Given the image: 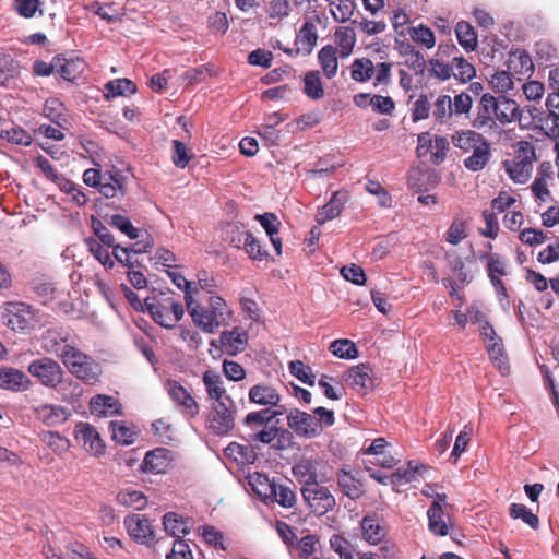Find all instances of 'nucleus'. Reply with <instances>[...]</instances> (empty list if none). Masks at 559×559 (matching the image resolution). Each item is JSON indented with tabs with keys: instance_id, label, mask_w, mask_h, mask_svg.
Returning <instances> with one entry per match:
<instances>
[{
	"instance_id": "nucleus-1",
	"label": "nucleus",
	"mask_w": 559,
	"mask_h": 559,
	"mask_svg": "<svg viewBox=\"0 0 559 559\" xmlns=\"http://www.w3.org/2000/svg\"><path fill=\"white\" fill-rule=\"evenodd\" d=\"M515 120L521 121V109L515 100L485 93L476 106L471 124L474 129L490 135L500 134L503 126Z\"/></svg>"
},
{
	"instance_id": "nucleus-2",
	"label": "nucleus",
	"mask_w": 559,
	"mask_h": 559,
	"mask_svg": "<svg viewBox=\"0 0 559 559\" xmlns=\"http://www.w3.org/2000/svg\"><path fill=\"white\" fill-rule=\"evenodd\" d=\"M67 341L68 335L63 336L56 331V353L63 366L74 378L85 384L98 383L103 373L102 366L92 356Z\"/></svg>"
},
{
	"instance_id": "nucleus-3",
	"label": "nucleus",
	"mask_w": 559,
	"mask_h": 559,
	"mask_svg": "<svg viewBox=\"0 0 559 559\" xmlns=\"http://www.w3.org/2000/svg\"><path fill=\"white\" fill-rule=\"evenodd\" d=\"M187 310L192 322L209 334L227 325L231 318V310L219 296H211L206 305H201L187 293Z\"/></svg>"
},
{
	"instance_id": "nucleus-4",
	"label": "nucleus",
	"mask_w": 559,
	"mask_h": 559,
	"mask_svg": "<svg viewBox=\"0 0 559 559\" xmlns=\"http://www.w3.org/2000/svg\"><path fill=\"white\" fill-rule=\"evenodd\" d=\"M280 415H282V412H271V409L248 413L242 421L247 440L263 444H270L274 441L277 436L274 419Z\"/></svg>"
},
{
	"instance_id": "nucleus-5",
	"label": "nucleus",
	"mask_w": 559,
	"mask_h": 559,
	"mask_svg": "<svg viewBox=\"0 0 559 559\" xmlns=\"http://www.w3.org/2000/svg\"><path fill=\"white\" fill-rule=\"evenodd\" d=\"M85 185L97 188L105 198H123L128 191V177L119 169L102 173L90 168L83 174Z\"/></svg>"
},
{
	"instance_id": "nucleus-6",
	"label": "nucleus",
	"mask_w": 559,
	"mask_h": 559,
	"mask_svg": "<svg viewBox=\"0 0 559 559\" xmlns=\"http://www.w3.org/2000/svg\"><path fill=\"white\" fill-rule=\"evenodd\" d=\"M391 62L374 64L369 58H356L350 67V78L357 83H366L373 79V86H388L392 76Z\"/></svg>"
},
{
	"instance_id": "nucleus-7",
	"label": "nucleus",
	"mask_w": 559,
	"mask_h": 559,
	"mask_svg": "<svg viewBox=\"0 0 559 559\" xmlns=\"http://www.w3.org/2000/svg\"><path fill=\"white\" fill-rule=\"evenodd\" d=\"M27 371L41 385L48 389H57L64 378V370L61 365L48 356L32 360L28 364Z\"/></svg>"
},
{
	"instance_id": "nucleus-8",
	"label": "nucleus",
	"mask_w": 559,
	"mask_h": 559,
	"mask_svg": "<svg viewBox=\"0 0 559 559\" xmlns=\"http://www.w3.org/2000/svg\"><path fill=\"white\" fill-rule=\"evenodd\" d=\"M326 469V462L319 457H301L294 464L292 472L301 488H305L324 483L328 479Z\"/></svg>"
},
{
	"instance_id": "nucleus-9",
	"label": "nucleus",
	"mask_w": 559,
	"mask_h": 559,
	"mask_svg": "<svg viewBox=\"0 0 559 559\" xmlns=\"http://www.w3.org/2000/svg\"><path fill=\"white\" fill-rule=\"evenodd\" d=\"M535 158L534 146L527 141H520L514 158L504 162L506 170L513 181L523 183L530 178Z\"/></svg>"
},
{
	"instance_id": "nucleus-10",
	"label": "nucleus",
	"mask_w": 559,
	"mask_h": 559,
	"mask_svg": "<svg viewBox=\"0 0 559 559\" xmlns=\"http://www.w3.org/2000/svg\"><path fill=\"white\" fill-rule=\"evenodd\" d=\"M4 324L14 332H25L34 328L36 312L32 306L22 301H9L3 306Z\"/></svg>"
},
{
	"instance_id": "nucleus-11",
	"label": "nucleus",
	"mask_w": 559,
	"mask_h": 559,
	"mask_svg": "<svg viewBox=\"0 0 559 559\" xmlns=\"http://www.w3.org/2000/svg\"><path fill=\"white\" fill-rule=\"evenodd\" d=\"M235 415L236 405L234 400H230V405L227 402L211 404L209 415L210 430L217 436L227 435L235 427Z\"/></svg>"
},
{
	"instance_id": "nucleus-12",
	"label": "nucleus",
	"mask_w": 559,
	"mask_h": 559,
	"mask_svg": "<svg viewBox=\"0 0 559 559\" xmlns=\"http://www.w3.org/2000/svg\"><path fill=\"white\" fill-rule=\"evenodd\" d=\"M302 497L310 511L317 516H322L332 511L336 506V499L330 489L321 484L301 488Z\"/></svg>"
},
{
	"instance_id": "nucleus-13",
	"label": "nucleus",
	"mask_w": 559,
	"mask_h": 559,
	"mask_svg": "<svg viewBox=\"0 0 559 559\" xmlns=\"http://www.w3.org/2000/svg\"><path fill=\"white\" fill-rule=\"evenodd\" d=\"M168 396L179 408L183 417L195 418L200 413V405L194 396L178 381L168 380L165 384Z\"/></svg>"
},
{
	"instance_id": "nucleus-14",
	"label": "nucleus",
	"mask_w": 559,
	"mask_h": 559,
	"mask_svg": "<svg viewBox=\"0 0 559 559\" xmlns=\"http://www.w3.org/2000/svg\"><path fill=\"white\" fill-rule=\"evenodd\" d=\"M448 151L449 141L447 138L436 135L432 139L428 132L418 135L417 157L423 158L429 155V160L435 165H439L445 159Z\"/></svg>"
},
{
	"instance_id": "nucleus-15",
	"label": "nucleus",
	"mask_w": 559,
	"mask_h": 559,
	"mask_svg": "<svg viewBox=\"0 0 559 559\" xmlns=\"http://www.w3.org/2000/svg\"><path fill=\"white\" fill-rule=\"evenodd\" d=\"M74 438L93 456H102L106 452V444L100 433L90 423H78L74 428Z\"/></svg>"
},
{
	"instance_id": "nucleus-16",
	"label": "nucleus",
	"mask_w": 559,
	"mask_h": 559,
	"mask_svg": "<svg viewBox=\"0 0 559 559\" xmlns=\"http://www.w3.org/2000/svg\"><path fill=\"white\" fill-rule=\"evenodd\" d=\"M287 426L304 438H313L321 432L320 420L298 408H293L287 414Z\"/></svg>"
},
{
	"instance_id": "nucleus-17",
	"label": "nucleus",
	"mask_w": 559,
	"mask_h": 559,
	"mask_svg": "<svg viewBox=\"0 0 559 559\" xmlns=\"http://www.w3.org/2000/svg\"><path fill=\"white\" fill-rule=\"evenodd\" d=\"M123 523L129 536L136 543L151 545L155 540V532L151 521L145 515L129 514L124 518Z\"/></svg>"
},
{
	"instance_id": "nucleus-18",
	"label": "nucleus",
	"mask_w": 559,
	"mask_h": 559,
	"mask_svg": "<svg viewBox=\"0 0 559 559\" xmlns=\"http://www.w3.org/2000/svg\"><path fill=\"white\" fill-rule=\"evenodd\" d=\"M361 538L370 545L381 544L388 535V526L376 513L366 514L360 521Z\"/></svg>"
},
{
	"instance_id": "nucleus-19",
	"label": "nucleus",
	"mask_w": 559,
	"mask_h": 559,
	"mask_svg": "<svg viewBox=\"0 0 559 559\" xmlns=\"http://www.w3.org/2000/svg\"><path fill=\"white\" fill-rule=\"evenodd\" d=\"M354 104L359 108L370 107L372 111L380 115L391 116L395 110V102L390 96L369 93H359L353 97Z\"/></svg>"
},
{
	"instance_id": "nucleus-20",
	"label": "nucleus",
	"mask_w": 559,
	"mask_h": 559,
	"mask_svg": "<svg viewBox=\"0 0 559 559\" xmlns=\"http://www.w3.org/2000/svg\"><path fill=\"white\" fill-rule=\"evenodd\" d=\"M480 259L483 261H487V274L496 292L499 295L507 297V288L503 281L500 278L501 276L507 275L504 259L497 253L490 252L481 254Z\"/></svg>"
},
{
	"instance_id": "nucleus-21",
	"label": "nucleus",
	"mask_w": 559,
	"mask_h": 559,
	"mask_svg": "<svg viewBox=\"0 0 559 559\" xmlns=\"http://www.w3.org/2000/svg\"><path fill=\"white\" fill-rule=\"evenodd\" d=\"M202 382L211 404L227 402L230 405L233 399L228 395L219 373L214 370H206L202 374Z\"/></svg>"
},
{
	"instance_id": "nucleus-22",
	"label": "nucleus",
	"mask_w": 559,
	"mask_h": 559,
	"mask_svg": "<svg viewBox=\"0 0 559 559\" xmlns=\"http://www.w3.org/2000/svg\"><path fill=\"white\" fill-rule=\"evenodd\" d=\"M32 386L29 378L20 369L0 367V389L11 392H24Z\"/></svg>"
},
{
	"instance_id": "nucleus-23",
	"label": "nucleus",
	"mask_w": 559,
	"mask_h": 559,
	"mask_svg": "<svg viewBox=\"0 0 559 559\" xmlns=\"http://www.w3.org/2000/svg\"><path fill=\"white\" fill-rule=\"evenodd\" d=\"M249 401L253 404L265 406L271 409L280 406L281 394L277 389L269 383H257L250 388L248 393Z\"/></svg>"
},
{
	"instance_id": "nucleus-24",
	"label": "nucleus",
	"mask_w": 559,
	"mask_h": 559,
	"mask_svg": "<svg viewBox=\"0 0 559 559\" xmlns=\"http://www.w3.org/2000/svg\"><path fill=\"white\" fill-rule=\"evenodd\" d=\"M171 463V452L165 448H157L145 454L141 468L145 473L163 474L168 471Z\"/></svg>"
},
{
	"instance_id": "nucleus-25",
	"label": "nucleus",
	"mask_w": 559,
	"mask_h": 559,
	"mask_svg": "<svg viewBox=\"0 0 559 559\" xmlns=\"http://www.w3.org/2000/svg\"><path fill=\"white\" fill-rule=\"evenodd\" d=\"M348 200V193L345 190L335 191L330 201L321 206L316 215V222L319 225H323L329 221H332L340 216L345 203Z\"/></svg>"
},
{
	"instance_id": "nucleus-26",
	"label": "nucleus",
	"mask_w": 559,
	"mask_h": 559,
	"mask_svg": "<svg viewBox=\"0 0 559 559\" xmlns=\"http://www.w3.org/2000/svg\"><path fill=\"white\" fill-rule=\"evenodd\" d=\"M218 342L225 354L236 356L246 349L248 344V333L235 328L231 331L222 332Z\"/></svg>"
},
{
	"instance_id": "nucleus-27",
	"label": "nucleus",
	"mask_w": 559,
	"mask_h": 559,
	"mask_svg": "<svg viewBox=\"0 0 559 559\" xmlns=\"http://www.w3.org/2000/svg\"><path fill=\"white\" fill-rule=\"evenodd\" d=\"M36 417L48 427H55L64 424L71 413L61 405L43 404L35 408Z\"/></svg>"
},
{
	"instance_id": "nucleus-28",
	"label": "nucleus",
	"mask_w": 559,
	"mask_h": 559,
	"mask_svg": "<svg viewBox=\"0 0 559 559\" xmlns=\"http://www.w3.org/2000/svg\"><path fill=\"white\" fill-rule=\"evenodd\" d=\"M372 369L369 365L359 364L352 367L346 374V382L360 394H366L372 388Z\"/></svg>"
},
{
	"instance_id": "nucleus-29",
	"label": "nucleus",
	"mask_w": 559,
	"mask_h": 559,
	"mask_svg": "<svg viewBox=\"0 0 559 559\" xmlns=\"http://www.w3.org/2000/svg\"><path fill=\"white\" fill-rule=\"evenodd\" d=\"M145 307L147 308L153 320L166 329L174 328L175 318L169 314L165 298L158 300L155 296L145 298Z\"/></svg>"
},
{
	"instance_id": "nucleus-30",
	"label": "nucleus",
	"mask_w": 559,
	"mask_h": 559,
	"mask_svg": "<svg viewBox=\"0 0 559 559\" xmlns=\"http://www.w3.org/2000/svg\"><path fill=\"white\" fill-rule=\"evenodd\" d=\"M57 72L66 81L73 82L85 70V62L81 58L67 59L62 56H56Z\"/></svg>"
},
{
	"instance_id": "nucleus-31",
	"label": "nucleus",
	"mask_w": 559,
	"mask_h": 559,
	"mask_svg": "<svg viewBox=\"0 0 559 559\" xmlns=\"http://www.w3.org/2000/svg\"><path fill=\"white\" fill-rule=\"evenodd\" d=\"M120 403L117 399L104 394L92 397L90 402L91 413L98 417H107L120 414Z\"/></svg>"
},
{
	"instance_id": "nucleus-32",
	"label": "nucleus",
	"mask_w": 559,
	"mask_h": 559,
	"mask_svg": "<svg viewBox=\"0 0 559 559\" xmlns=\"http://www.w3.org/2000/svg\"><path fill=\"white\" fill-rule=\"evenodd\" d=\"M490 157V143L486 140L472 151V154L463 160V164L466 169L476 173L483 170L487 166Z\"/></svg>"
},
{
	"instance_id": "nucleus-33",
	"label": "nucleus",
	"mask_w": 559,
	"mask_h": 559,
	"mask_svg": "<svg viewBox=\"0 0 559 559\" xmlns=\"http://www.w3.org/2000/svg\"><path fill=\"white\" fill-rule=\"evenodd\" d=\"M163 525L167 534L178 539L190 533V520L176 512H167L163 516Z\"/></svg>"
},
{
	"instance_id": "nucleus-34",
	"label": "nucleus",
	"mask_w": 559,
	"mask_h": 559,
	"mask_svg": "<svg viewBox=\"0 0 559 559\" xmlns=\"http://www.w3.org/2000/svg\"><path fill=\"white\" fill-rule=\"evenodd\" d=\"M336 480L341 491L348 498L356 500L364 495L362 483L352 473L341 469L336 475Z\"/></svg>"
},
{
	"instance_id": "nucleus-35",
	"label": "nucleus",
	"mask_w": 559,
	"mask_h": 559,
	"mask_svg": "<svg viewBox=\"0 0 559 559\" xmlns=\"http://www.w3.org/2000/svg\"><path fill=\"white\" fill-rule=\"evenodd\" d=\"M451 141L453 145L461 151L467 153L475 150L477 145L485 142L486 139L483 133L475 130H461L456 131L452 136Z\"/></svg>"
},
{
	"instance_id": "nucleus-36",
	"label": "nucleus",
	"mask_w": 559,
	"mask_h": 559,
	"mask_svg": "<svg viewBox=\"0 0 559 559\" xmlns=\"http://www.w3.org/2000/svg\"><path fill=\"white\" fill-rule=\"evenodd\" d=\"M335 48L340 52L341 58L348 57L356 44L355 31L349 26H340L334 33Z\"/></svg>"
},
{
	"instance_id": "nucleus-37",
	"label": "nucleus",
	"mask_w": 559,
	"mask_h": 559,
	"mask_svg": "<svg viewBox=\"0 0 559 559\" xmlns=\"http://www.w3.org/2000/svg\"><path fill=\"white\" fill-rule=\"evenodd\" d=\"M318 61L326 79H333L338 70L337 49L332 45L322 47L318 52Z\"/></svg>"
},
{
	"instance_id": "nucleus-38",
	"label": "nucleus",
	"mask_w": 559,
	"mask_h": 559,
	"mask_svg": "<svg viewBox=\"0 0 559 559\" xmlns=\"http://www.w3.org/2000/svg\"><path fill=\"white\" fill-rule=\"evenodd\" d=\"M317 41L318 32L316 24L312 21H306L300 27L296 37V45H298V50L310 53L316 47Z\"/></svg>"
},
{
	"instance_id": "nucleus-39",
	"label": "nucleus",
	"mask_w": 559,
	"mask_h": 559,
	"mask_svg": "<svg viewBox=\"0 0 559 559\" xmlns=\"http://www.w3.org/2000/svg\"><path fill=\"white\" fill-rule=\"evenodd\" d=\"M428 527L431 533L438 536H445L449 533L445 522V513L439 502H432L427 511Z\"/></svg>"
},
{
	"instance_id": "nucleus-40",
	"label": "nucleus",
	"mask_w": 559,
	"mask_h": 559,
	"mask_svg": "<svg viewBox=\"0 0 559 559\" xmlns=\"http://www.w3.org/2000/svg\"><path fill=\"white\" fill-rule=\"evenodd\" d=\"M251 233L246 226L238 222L227 223L222 230L223 239L230 246L241 249L246 242L247 235Z\"/></svg>"
},
{
	"instance_id": "nucleus-41",
	"label": "nucleus",
	"mask_w": 559,
	"mask_h": 559,
	"mask_svg": "<svg viewBox=\"0 0 559 559\" xmlns=\"http://www.w3.org/2000/svg\"><path fill=\"white\" fill-rule=\"evenodd\" d=\"M302 91L312 100L321 99L324 96V87L319 71L312 70L305 74Z\"/></svg>"
},
{
	"instance_id": "nucleus-42",
	"label": "nucleus",
	"mask_w": 559,
	"mask_h": 559,
	"mask_svg": "<svg viewBox=\"0 0 559 559\" xmlns=\"http://www.w3.org/2000/svg\"><path fill=\"white\" fill-rule=\"evenodd\" d=\"M408 180L411 187L417 192L427 191L429 188L436 187L440 182L439 176L432 169L414 171Z\"/></svg>"
},
{
	"instance_id": "nucleus-43",
	"label": "nucleus",
	"mask_w": 559,
	"mask_h": 559,
	"mask_svg": "<svg viewBox=\"0 0 559 559\" xmlns=\"http://www.w3.org/2000/svg\"><path fill=\"white\" fill-rule=\"evenodd\" d=\"M455 34L459 44L467 51H474L477 48V35L473 26L465 21H461L455 26Z\"/></svg>"
},
{
	"instance_id": "nucleus-44",
	"label": "nucleus",
	"mask_w": 559,
	"mask_h": 559,
	"mask_svg": "<svg viewBox=\"0 0 559 559\" xmlns=\"http://www.w3.org/2000/svg\"><path fill=\"white\" fill-rule=\"evenodd\" d=\"M452 98L449 95H441L432 106V117L436 123L447 124L453 117Z\"/></svg>"
},
{
	"instance_id": "nucleus-45",
	"label": "nucleus",
	"mask_w": 559,
	"mask_h": 559,
	"mask_svg": "<svg viewBox=\"0 0 559 559\" xmlns=\"http://www.w3.org/2000/svg\"><path fill=\"white\" fill-rule=\"evenodd\" d=\"M270 492L269 502H276L283 508H293L296 503V495L288 485L275 483Z\"/></svg>"
},
{
	"instance_id": "nucleus-46",
	"label": "nucleus",
	"mask_w": 559,
	"mask_h": 559,
	"mask_svg": "<svg viewBox=\"0 0 559 559\" xmlns=\"http://www.w3.org/2000/svg\"><path fill=\"white\" fill-rule=\"evenodd\" d=\"M19 73V63L10 55L0 51V85L9 86Z\"/></svg>"
},
{
	"instance_id": "nucleus-47",
	"label": "nucleus",
	"mask_w": 559,
	"mask_h": 559,
	"mask_svg": "<svg viewBox=\"0 0 559 559\" xmlns=\"http://www.w3.org/2000/svg\"><path fill=\"white\" fill-rule=\"evenodd\" d=\"M41 442L47 444L57 455H63L70 450L71 442L57 431H44L39 435Z\"/></svg>"
},
{
	"instance_id": "nucleus-48",
	"label": "nucleus",
	"mask_w": 559,
	"mask_h": 559,
	"mask_svg": "<svg viewBox=\"0 0 559 559\" xmlns=\"http://www.w3.org/2000/svg\"><path fill=\"white\" fill-rule=\"evenodd\" d=\"M105 97L109 99L111 97L134 94L136 85L129 79H116L105 84Z\"/></svg>"
},
{
	"instance_id": "nucleus-49",
	"label": "nucleus",
	"mask_w": 559,
	"mask_h": 559,
	"mask_svg": "<svg viewBox=\"0 0 559 559\" xmlns=\"http://www.w3.org/2000/svg\"><path fill=\"white\" fill-rule=\"evenodd\" d=\"M487 350L490 359L500 370L501 374H508L510 366L508 362V356L504 352V347L501 340L495 341L487 344Z\"/></svg>"
},
{
	"instance_id": "nucleus-50",
	"label": "nucleus",
	"mask_w": 559,
	"mask_h": 559,
	"mask_svg": "<svg viewBox=\"0 0 559 559\" xmlns=\"http://www.w3.org/2000/svg\"><path fill=\"white\" fill-rule=\"evenodd\" d=\"M453 76L455 80L466 83L476 75L475 67L462 56L452 58Z\"/></svg>"
},
{
	"instance_id": "nucleus-51",
	"label": "nucleus",
	"mask_w": 559,
	"mask_h": 559,
	"mask_svg": "<svg viewBox=\"0 0 559 559\" xmlns=\"http://www.w3.org/2000/svg\"><path fill=\"white\" fill-rule=\"evenodd\" d=\"M329 2L330 12L336 22L344 23L350 20L355 10L353 0H329Z\"/></svg>"
},
{
	"instance_id": "nucleus-52",
	"label": "nucleus",
	"mask_w": 559,
	"mask_h": 559,
	"mask_svg": "<svg viewBox=\"0 0 559 559\" xmlns=\"http://www.w3.org/2000/svg\"><path fill=\"white\" fill-rule=\"evenodd\" d=\"M88 251L93 254V257L100 262L106 269H112L115 266V261L109 253V248L105 245L100 243L95 238H87L85 240Z\"/></svg>"
},
{
	"instance_id": "nucleus-53",
	"label": "nucleus",
	"mask_w": 559,
	"mask_h": 559,
	"mask_svg": "<svg viewBox=\"0 0 559 559\" xmlns=\"http://www.w3.org/2000/svg\"><path fill=\"white\" fill-rule=\"evenodd\" d=\"M510 516L512 519H521L531 528L537 530L539 526V519L534 514L525 504L512 503L509 508Z\"/></svg>"
},
{
	"instance_id": "nucleus-54",
	"label": "nucleus",
	"mask_w": 559,
	"mask_h": 559,
	"mask_svg": "<svg viewBox=\"0 0 559 559\" xmlns=\"http://www.w3.org/2000/svg\"><path fill=\"white\" fill-rule=\"evenodd\" d=\"M333 355L343 359H354L358 356L355 343L347 338L335 340L330 345Z\"/></svg>"
},
{
	"instance_id": "nucleus-55",
	"label": "nucleus",
	"mask_w": 559,
	"mask_h": 559,
	"mask_svg": "<svg viewBox=\"0 0 559 559\" xmlns=\"http://www.w3.org/2000/svg\"><path fill=\"white\" fill-rule=\"evenodd\" d=\"M424 468V466H419L414 464V461H409L406 467H400L395 473L390 475V484L393 486H397L401 484L411 483L415 479L416 474Z\"/></svg>"
},
{
	"instance_id": "nucleus-56",
	"label": "nucleus",
	"mask_w": 559,
	"mask_h": 559,
	"mask_svg": "<svg viewBox=\"0 0 559 559\" xmlns=\"http://www.w3.org/2000/svg\"><path fill=\"white\" fill-rule=\"evenodd\" d=\"M116 500L119 504L134 507L136 510H142L147 503L146 497L139 490L119 491Z\"/></svg>"
},
{
	"instance_id": "nucleus-57",
	"label": "nucleus",
	"mask_w": 559,
	"mask_h": 559,
	"mask_svg": "<svg viewBox=\"0 0 559 559\" xmlns=\"http://www.w3.org/2000/svg\"><path fill=\"white\" fill-rule=\"evenodd\" d=\"M330 546L340 559H355L353 544L341 534H333L330 538Z\"/></svg>"
},
{
	"instance_id": "nucleus-58",
	"label": "nucleus",
	"mask_w": 559,
	"mask_h": 559,
	"mask_svg": "<svg viewBox=\"0 0 559 559\" xmlns=\"http://www.w3.org/2000/svg\"><path fill=\"white\" fill-rule=\"evenodd\" d=\"M466 237H467L466 222L460 217H455L447 230L445 240L453 246H457Z\"/></svg>"
},
{
	"instance_id": "nucleus-59",
	"label": "nucleus",
	"mask_w": 559,
	"mask_h": 559,
	"mask_svg": "<svg viewBox=\"0 0 559 559\" xmlns=\"http://www.w3.org/2000/svg\"><path fill=\"white\" fill-rule=\"evenodd\" d=\"M409 36L415 43L427 49H431L436 45V37L433 32L423 24L417 27H411Z\"/></svg>"
},
{
	"instance_id": "nucleus-60",
	"label": "nucleus",
	"mask_w": 559,
	"mask_h": 559,
	"mask_svg": "<svg viewBox=\"0 0 559 559\" xmlns=\"http://www.w3.org/2000/svg\"><path fill=\"white\" fill-rule=\"evenodd\" d=\"M241 249H243L252 260L262 261L269 257L267 250L252 234L247 235L246 242Z\"/></svg>"
},
{
	"instance_id": "nucleus-61",
	"label": "nucleus",
	"mask_w": 559,
	"mask_h": 559,
	"mask_svg": "<svg viewBox=\"0 0 559 559\" xmlns=\"http://www.w3.org/2000/svg\"><path fill=\"white\" fill-rule=\"evenodd\" d=\"M275 480H271L267 476L262 474H257L252 477L251 486L258 496L262 498L266 503L269 502V498L271 497V492L273 490V485H275Z\"/></svg>"
},
{
	"instance_id": "nucleus-62",
	"label": "nucleus",
	"mask_w": 559,
	"mask_h": 559,
	"mask_svg": "<svg viewBox=\"0 0 559 559\" xmlns=\"http://www.w3.org/2000/svg\"><path fill=\"white\" fill-rule=\"evenodd\" d=\"M108 224L127 235L130 239L139 237V230L132 225L131 221L121 214H115L109 217Z\"/></svg>"
},
{
	"instance_id": "nucleus-63",
	"label": "nucleus",
	"mask_w": 559,
	"mask_h": 559,
	"mask_svg": "<svg viewBox=\"0 0 559 559\" xmlns=\"http://www.w3.org/2000/svg\"><path fill=\"white\" fill-rule=\"evenodd\" d=\"M40 0H13V5L17 14L25 19H32L37 12L40 15L44 11L40 9Z\"/></svg>"
},
{
	"instance_id": "nucleus-64",
	"label": "nucleus",
	"mask_w": 559,
	"mask_h": 559,
	"mask_svg": "<svg viewBox=\"0 0 559 559\" xmlns=\"http://www.w3.org/2000/svg\"><path fill=\"white\" fill-rule=\"evenodd\" d=\"M289 371L301 382L313 385L314 374L310 366L305 365L301 360H293L289 362Z\"/></svg>"
}]
</instances>
